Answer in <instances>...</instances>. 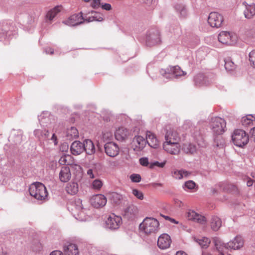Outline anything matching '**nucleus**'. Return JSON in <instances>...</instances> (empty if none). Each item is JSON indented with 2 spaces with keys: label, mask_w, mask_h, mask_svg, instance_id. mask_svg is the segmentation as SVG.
<instances>
[{
  "label": "nucleus",
  "mask_w": 255,
  "mask_h": 255,
  "mask_svg": "<svg viewBox=\"0 0 255 255\" xmlns=\"http://www.w3.org/2000/svg\"><path fill=\"white\" fill-rule=\"evenodd\" d=\"M155 185H156L157 186H162V184L161 183H155Z\"/></svg>",
  "instance_id": "774afa93"
},
{
  "label": "nucleus",
  "mask_w": 255,
  "mask_h": 255,
  "mask_svg": "<svg viewBox=\"0 0 255 255\" xmlns=\"http://www.w3.org/2000/svg\"><path fill=\"white\" fill-rule=\"evenodd\" d=\"M68 209L71 211L73 216L77 220L80 221H85L87 220L82 204V201L80 199L71 202L68 206Z\"/></svg>",
  "instance_id": "7ed1b4c3"
},
{
  "label": "nucleus",
  "mask_w": 255,
  "mask_h": 255,
  "mask_svg": "<svg viewBox=\"0 0 255 255\" xmlns=\"http://www.w3.org/2000/svg\"><path fill=\"white\" fill-rule=\"evenodd\" d=\"M61 9L62 6L61 5L56 6L48 11L46 14L47 18L50 20H52Z\"/></svg>",
  "instance_id": "7c9ffc66"
},
{
  "label": "nucleus",
  "mask_w": 255,
  "mask_h": 255,
  "mask_svg": "<svg viewBox=\"0 0 255 255\" xmlns=\"http://www.w3.org/2000/svg\"><path fill=\"white\" fill-rule=\"evenodd\" d=\"M140 164L144 166H147L148 165H149L148 162V159L146 157H142L139 159Z\"/></svg>",
  "instance_id": "864d4df0"
},
{
  "label": "nucleus",
  "mask_w": 255,
  "mask_h": 255,
  "mask_svg": "<svg viewBox=\"0 0 255 255\" xmlns=\"http://www.w3.org/2000/svg\"><path fill=\"white\" fill-rule=\"evenodd\" d=\"M187 218L189 220H192L202 224H204L206 222L204 216L196 213L193 210H189L188 211Z\"/></svg>",
  "instance_id": "a211bd4d"
},
{
  "label": "nucleus",
  "mask_w": 255,
  "mask_h": 255,
  "mask_svg": "<svg viewBox=\"0 0 255 255\" xmlns=\"http://www.w3.org/2000/svg\"><path fill=\"white\" fill-rule=\"evenodd\" d=\"M132 194L136 197L137 199L141 200L144 198L143 194L142 192L136 189H133L132 190Z\"/></svg>",
  "instance_id": "c03bdc74"
},
{
  "label": "nucleus",
  "mask_w": 255,
  "mask_h": 255,
  "mask_svg": "<svg viewBox=\"0 0 255 255\" xmlns=\"http://www.w3.org/2000/svg\"><path fill=\"white\" fill-rule=\"evenodd\" d=\"M220 246L225 249H231L234 250H238L243 247L244 244L243 240L241 237L237 236L233 240L227 243H220Z\"/></svg>",
  "instance_id": "ddd939ff"
},
{
  "label": "nucleus",
  "mask_w": 255,
  "mask_h": 255,
  "mask_svg": "<svg viewBox=\"0 0 255 255\" xmlns=\"http://www.w3.org/2000/svg\"><path fill=\"white\" fill-rule=\"evenodd\" d=\"M84 145L83 142L80 141H74L70 147V150L72 154L76 155H79L84 151Z\"/></svg>",
  "instance_id": "412c9836"
},
{
  "label": "nucleus",
  "mask_w": 255,
  "mask_h": 255,
  "mask_svg": "<svg viewBox=\"0 0 255 255\" xmlns=\"http://www.w3.org/2000/svg\"><path fill=\"white\" fill-rule=\"evenodd\" d=\"M39 120L42 126L47 127L48 125L45 124H47L48 122L49 121L48 117L41 116L39 119Z\"/></svg>",
  "instance_id": "49530a36"
},
{
  "label": "nucleus",
  "mask_w": 255,
  "mask_h": 255,
  "mask_svg": "<svg viewBox=\"0 0 255 255\" xmlns=\"http://www.w3.org/2000/svg\"><path fill=\"white\" fill-rule=\"evenodd\" d=\"M122 220V218L120 216L112 214L106 221V228L112 230H117L121 225Z\"/></svg>",
  "instance_id": "9d476101"
},
{
  "label": "nucleus",
  "mask_w": 255,
  "mask_h": 255,
  "mask_svg": "<svg viewBox=\"0 0 255 255\" xmlns=\"http://www.w3.org/2000/svg\"><path fill=\"white\" fill-rule=\"evenodd\" d=\"M196 241L203 248H207L210 243V239L205 237H204L201 239L196 240Z\"/></svg>",
  "instance_id": "ea45409f"
},
{
  "label": "nucleus",
  "mask_w": 255,
  "mask_h": 255,
  "mask_svg": "<svg viewBox=\"0 0 255 255\" xmlns=\"http://www.w3.org/2000/svg\"><path fill=\"white\" fill-rule=\"evenodd\" d=\"M104 147L106 153L110 157H115L119 153L118 145L113 142L106 143L105 144Z\"/></svg>",
  "instance_id": "4468645a"
},
{
  "label": "nucleus",
  "mask_w": 255,
  "mask_h": 255,
  "mask_svg": "<svg viewBox=\"0 0 255 255\" xmlns=\"http://www.w3.org/2000/svg\"><path fill=\"white\" fill-rule=\"evenodd\" d=\"M59 179L62 182H68L71 177V173L69 167L64 166L61 169L59 174Z\"/></svg>",
  "instance_id": "4be33fe9"
},
{
  "label": "nucleus",
  "mask_w": 255,
  "mask_h": 255,
  "mask_svg": "<svg viewBox=\"0 0 255 255\" xmlns=\"http://www.w3.org/2000/svg\"><path fill=\"white\" fill-rule=\"evenodd\" d=\"M45 51L47 54H52L54 53V50L51 48H47L45 49Z\"/></svg>",
  "instance_id": "bf43d9fd"
},
{
  "label": "nucleus",
  "mask_w": 255,
  "mask_h": 255,
  "mask_svg": "<svg viewBox=\"0 0 255 255\" xmlns=\"http://www.w3.org/2000/svg\"><path fill=\"white\" fill-rule=\"evenodd\" d=\"M87 173V175L89 176V177L91 179H93L95 177L93 170L92 169H88Z\"/></svg>",
  "instance_id": "4d7b16f0"
},
{
  "label": "nucleus",
  "mask_w": 255,
  "mask_h": 255,
  "mask_svg": "<svg viewBox=\"0 0 255 255\" xmlns=\"http://www.w3.org/2000/svg\"><path fill=\"white\" fill-rule=\"evenodd\" d=\"M174 8L180 17L185 18L187 16L188 12L187 8L183 4L179 3L175 4Z\"/></svg>",
  "instance_id": "cd10ccee"
},
{
  "label": "nucleus",
  "mask_w": 255,
  "mask_h": 255,
  "mask_svg": "<svg viewBox=\"0 0 255 255\" xmlns=\"http://www.w3.org/2000/svg\"><path fill=\"white\" fill-rule=\"evenodd\" d=\"M103 16L102 13L92 10L88 13H85V20L87 23L94 21L101 22L104 20Z\"/></svg>",
  "instance_id": "2eb2a0df"
},
{
  "label": "nucleus",
  "mask_w": 255,
  "mask_h": 255,
  "mask_svg": "<svg viewBox=\"0 0 255 255\" xmlns=\"http://www.w3.org/2000/svg\"><path fill=\"white\" fill-rule=\"evenodd\" d=\"M225 67L226 70L232 71L235 69L236 65L230 58L225 59Z\"/></svg>",
  "instance_id": "e433bc0d"
},
{
  "label": "nucleus",
  "mask_w": 255,
  "mask_h": 255,
  "mask_svg": "<svg viewBox=\"0 0 255 255\" xmlns=\"http://www.w3.org/2000/svg\"><path fill=\"white\" fill-rule=\"evenodd\" d=\"M166 132L165 135V141L178 142L180 137L177 132L172 128H166Z\"/></svg>",
  "instance_id": "aec40b11"
},
{
  "label": "nucleus",
  "mask_w": 255,
  "mask_h": 255,
  "mask_svg": "<svg viewBox=\"0 0 255 255\" xmlns=\"http://www.w3.org/2000/svg\"><path fill=\"white\" fill-rule=\"evenodd\" d=\"M152 0H144V2L147 4H149L151 2Z\"/></svg>",
  "instance_id": "0e129e2a"
},
{
  "label": "nucleus",
  "mask_w": 255,
  "mask_h": 255,
  "mask_svg": "<svg viewBox=\"0 0 255 255\" xmlns=\"http://www.w3.org/2000/svg\"><path fill=\"white\" fill-rule=\"evenodd\" d=\"M130 179L133 182L138 183L141 181V176L138 174H132L130 176Z\"/></svg>",
  "instance_id": "de8ad7c7"
},
{
  "label": "nucleus",
  "mask_w": 255,
  "mask_h": 255,
  "mask_svg": "<svg viewBox=\"0 0 255 255\" xmlns=\"http://www.w3.org/2000/svg\"><path fill=\"white\" fill-rule=\"evenodd\" d=\"M139 229L145 234H154L157 233L159 230V223L155 218L146 217L140 224Z\"/></svg>",
  "instance_id": "f257e3e1"
},
{
  "label": "nucleus",
  "mask_w": 255,
  "mask_h": 255,
  "mask_svg": "<svg viewBox=\"0 0 255 255\" xmlns=\"http://www.w3.org/2000/svg\"><path fill=\"white\" fill-rule=\"evenodd\" d=\"M250 134L251 140L255 141V127L251 129Z\"/></svg>",
  "instance_id": "6e6d98bb"
},
{
  "label": "nucleus",
  "mask_w": 255,
  "mask_h": 255,
  "mask_svg": "<svg viewBox=\"0 0 255 255\" xmlns=\"http://www.w3.org/2000/svg\"><path fill=\"white\" fill-rule=\"evenodd\" d=\"M84 145V151L89 155H92L95 152V147L93 141L90 139H85L83 142Z\"/></svg>",
  "instance_id": "bb28decb"
},
{
  "label": "nucleus",
  "mask_w": 255,
  "mask_h": 255,
  "mask_svg": "<svg viewBox=\"0 0 255 255\" xmlns=\"http://www.w3.org/2000/svg\"><path fill=\"white\" fill-rule=\"evenodd\" d=\"M196 186L195 183L192 180H189L185 182L183 185V189L186 191L187 189L191 190L195 188Z\"/></svg>",
  "instance_id": "79ce46f5"
},
{
  "label": "nucleus",
  "mask_w": 255,
  "mask_h": 255,
  "mask_svg": "<svg viewBox=\"0 0 255 255\" xmlns=\"http://www.w3.org/2000/svg\"><path fill=\"white\" fill-rule=\"evenodd\" d=\"M122 195L117 193H114L112 196V201L116 203L119 204L120 203V200L122 199Z\"/></svg>",
  "instance_id": "a18cd8bd"
},
{
  "label": "nucleus",
  "mask_w": 255,
  "mask_h": 255,
  "mask_svg": "<svg viewBox=\"0 0 255 255\" xmlns=\"http://www.w3.org/2000/svg\"><path fill=\"white\" fill-rule=\"evenodd\" d=\"M85 22V13L81 11L78 13L71 15L68 19L63 22L68 26H74L81 24Z\"/></svg>",
  "instance_id": "1a4fd4ad"
},
{
  "label": "nucleus",
  "mask_w": 255,
  "mask_h": 255,
  "mask_svg": "<svg viewBox=\"0 0 255 255\" xmlns=\"http://www.w3.org/2000/svg\"><path fill=\"white\" fill-rule=\"evenodd\" d=\"M171 243L170 237L167 234H163L161 235L157 240L158 247L164 250L168 248Z\"/></svg>",
  "instance_id": "dca6fc26"
},
{
  "label": "nucleus",
  "mask_w": 255,
  "mask_h": 255,
  "mask_svg": "<svg viewBox=\"0 0 255 255\" xmlns=\"http://www.w3.org/2000/svg\"><path fill=\"white\" fill-rule=\"evenodd\" d=\"M204 80V76L202 74H198L194 78L195 84L197 86H203L205 83L203 81Z\"/></svg>",
  "instance_id": "a19ab883"
},
{
  "label": "nucleus",
  "mask_w": 255,
  "mask_h": 255,
  "mask_svg": "<svg viewBox=\"0 0 255 255\" xmlns=\"http://www.w3.org/2000/svg\"><path fill=\"white\" fill-rule=\"evenodd\" d=\"M223 22V16L218 12H211L208 18V22L212 27L218 28L220 27Z\"/></svg>",
  "instance_id": "9b49d317"
},
{
  "label": "nucleus",
  "mask_w": 255,
  "mask_h": 255,
  "mask_svg": "<svg viewBox=\"0 0 255 255\" xmlns=\"http://www.w3.org/2000/svg\"><path fill=\"white\" fill-rule=\"evenodd\" d=\"M244 14L247 18L250 19L255 14V4L253 3L247 6L244 11Z\"/></svg>",
  "instance_id": "2f4dec72"
},
{
  "label": "nucleus",
  "mask_w": 255,
  "mask_h": 255,
  "mask_svg": "<svg viewBox=\"0 0 255 255\" xmlns=\"http://www.w3.org/2000/svg\"><path fill=\"white\" fill-rule=\"evenodd\" d=\"M214 142L218 147H223L224 145L225 141L221 137H217L214 139Z\"/></svg>",
  "instance_id": "09e8293b"
},
{
  "label": "nucleus",
  "mask_w": 255,
  "mask_h": 255,
  "mask_svg": "<svg viewBox=\"0 0 255 255\" xmlns=\"http://www.w3.org/2000/svg\"><path fill=\"white\" fill-rule=\"evenodd\" d=\"M129 134L128 130L124 127H120L115 132V138L119 141H123Z\"/></svg>",
  "instance_id": "5701e85b"
},
{
  "label": "nucleus",
  "mask_w": 255,
  "mask_h": 255,
  "mask_svg": "<svg viewBox=\"0 0 255 255\" xmlns=\"http://www.w3.org/2000/svg\"><path fill=\"white\" fill-rule=\"evenodd\" d=\"M134 150L139 151L142 150L146 144V139L141 136H135L132 140Z\"/></svg>",
  "instance_id": "6ab92c4d"
},
{
  "label": "nucleus",
  "mask_w": 255,
  "mask_h": 255,
  "mask_svg": "<svg viewBox=\"0 0 255 255\" xmlns=\"http://www.w3.org/2000/svg\"><path fill=\"white\" fill-rule=\"evenodd\" d=\"M161 74L166 78L171 79L173 77H178L185 75L186 73L182 71L179 66L170 67L167 70L162 69Z\"/></svg>",
  "instance_id": "0eeeda50"
},
{
  "label": "nucleus",
  "mask_w": 255,
  "mask_h": 255,
  "mask_svg": "<svg viewBox=\"0 0 255 255\" xmlns=\"http://www.w3.org/2000/svg\"><path fill=\"white\" fill-rule=\"evenodd\" d=\"M91 5L94 8L99 7L101 5V0H93Z\"/></svg>",
  "instance_id": "603ef678"
},
{
  "label": "nucleus",
  "mask_w": 255,
  "mask_h": 255,
  "mask_svg": "<svg viewBox=\"0 0 255 255\" xmlns=\"http://www.w3.org/2000/svg\"><path fill=\"white\" fill-rule=\"evenodd\" d=\"M101 7L102 9L106 10H110L112 9L111 5L110 3H105L104 4H101Z\"/></svg>",
  "instance_id": "5fc2aeb1"
},
{
  "label": "nucleus",
  "mask_w": 255,
  "mask_h": 255,
  "mask_svg": "<svg viewBox=\"0 0 255 255\" xmlns=\"http://www.w3.org/2000/svg\"><path fill=\"white\" fill-rule=\"evenodd\" d=\"M189 174L190 173L185 170H176L174 171L173 176L177 179H181L184 177L188 176Z\"/></svg>",
  "instance_id": "f704fd0d"
},
{
  "label": "nucleus",
  "mask_w": 255,
  "mask_h": 255,
  "mask_svg": "<svg viewBox=\"0 0 255 255\" xmlns=\"http://www.w3.org/2000/svg\"><path fill=\"white\" fill-rule=\"evenodd\" d=\"M249 60L253 66L255 67V50H253L250 53Z\"/></svg>",
  "instance_id": "3c124183"
},
{
  "label": "nucleus",
  "mask_w": 255,
  "mask_h": 255,
  "mask_svg": "<svg viewBox=\"0 0 255 255\" xmlns=\"http://www.w3.org/2000/svg\"><path fill=\"white\" fill-rule=\"evenodd\" d=\"M64 147V149L67 150L68 148V146L67 145H65L63 146Z\"/></svg>",
  "instance_id": "338daca9"
},
{
  "label": "nucleus",
  "mask_w": 255,
  "mask_h": 255,
  "mask_svg": "<svg viewBox=\"0 0 255 255\" xmlns=\"http://www.w3.org/2000/svg\"><path fill=\"white\" fill-rule=\"evenodd\" d=\"M222 225V222L220 219L218 217H214L212 218L211 223V227L213 230L218 231Z\"/></svg>",
  "instance_id": "72a5a7b5"
},
{
  "label": "nucleus",
  "mask_w": 255,
  "mask_h": 255,
  "mask_svg": "<svg viewBox=\"0 0 255 255\" xmlns=\"http://www.w3.org/2000/svg\"><path fill=\"white\" fill-rule=\"evenodd\" d=\"M237 36L233 32L222 31L218 35V40L222 43L227 45H233L237 41Z\"/></svg>",
  "instance_id": "6e6552de"
},
{
  "label": "nucleus",
  "mask_w": 255,
  "mask_h": 255,
  "mask_svg": "<svg viewBox=\"0 0 255 255\" xmlns=\"http://www.w3.org/2000/svg\"><path fill=\"white\" fill-rule=\"evenodd\" d=\"M163 148L167 153L173 155H178L180 152V145L178 142L164 141Z\"/></svg>",
  "instance_id": "f8f14e48"
},
{
  "label": "nucleus",
  "mask_w": 255,
  "mask_h": 255,
  "mask_svg": "<svg viewBox=\"0 0 255 255\" xmlns=\"http://www.w3.org/2000/svg\"><path fill=\"white\" fill-rule=\"evenodd\" d=\"M175 255H187V254L183 251H178Z\"/></svg>",
  "instance_id": "052dcab7"
},
{
  "label": "nucleus",
  "mask_w": 255,
  "mask_h": 255,
  "mask_svg": "<svg viewBox=\"0 0 255 255\" xmlns=\"http://www.w3.org/2000/svg\"><path fill=\"white\" fill-rule=\"evenodd\" d=\"M106 203L107 198L102 194L96 195L91 199L92 205L97 208L104 206Z\"/></svg>",
  "instance_id": "f3484780"
},
{
  "label": "nucleus",
  "mask_w": 255,
  "mask_h": 255,
  "mask_svg": "<svg viewBox=\"0 0 255 255\" xmlns=\"http://www.w3.org/2000/svg\"><path fill=\"white\" fill-rule=\"evenodd\" d=\"M56 136H55V134H54V133H53V134H52V137H51V139H52V140H55V139H56Z\"/></svg>",
  "instance_id": "69168bd1"
},
{
  "label": "nucleus",
  "mask_w": 255,
  "mask_h": 255,
  "mask_svg": "<svg viewBox=\"0 0 255 255\" xmlns=\"http://www.w3.org/2000/svg\"><path fill=\"white\" fill-rule=\"evenodd\" d=\"M145 42L147 46L150 47L159 44L161 40L159 30L152 29L148 31L146 35Z\"/></svg>",
  "instance_id": "423d86ee"
},
{
  "label": "nucleus",
  "mask_w": 255,
  "mask_h": 255,
  "mask_svg": "<svg viewBox=\"0 0 255 255\" xmlns=\"http://www.w3.org/2000/svg\"><path fill=\"white\" fill-rule=\"evenodd\" d=\"M29 192L31 196L38 200H44L48 195L45 186L40 182L31 184L29 188Z\"/></svg>",
  "instance_id": "f03ea898"
},
{
  "label": "nucleus",
  "mask_w": 255,
  "mask_h": 255,
  "mask_svg": "<svg viewBox=\"0 0 255 255\" xmlns=\"http://www.w3.org/2000/svg\"><path fill=\"white\" fill-rule=\"evenodd\" d=\"M63 251L65 255H79L78 247L74 244H69L64 246Z\"/></svg>",
  "instance_id": "b1692460"
},
{
  "label": "nucleus",
  "mask_w": 255,
  "mask_h": 255,
  "mask_svg": "<svg viewBox=\"0 0 255 255\" xmlns=\"http://www.w3.org/2000/svg\"><path fill=\"white\" fill-rule=\"evenodd\" d=\"M184 150L187 153H194L197 150L196 145L192 143L184 145Z\"/></svg>",
  "instance_id": "58836bf2"
},
{
  "label": "nucleus",
  "mask_w": 255,
  "mask_h": 255,
  "mask_svg": "<svg viewBox=\"0 0 255 255\" xmlns=\"http://www.w3.org/2000/svg\"><path fill=\"white\" fill-rule=\"evenodd\" d=\"M165 218L166 219H168V220H171V222H172V223H177V222L175 221V220L174 219H171V218H170V217H169L166 216V217H165Z\"/></svg>",
  "instance_id": "680f3d73"
},
{
  "label": "nucleus",
  "mask_w": 255,
  "mask_h": 255,
  "mask_svg": "<svg viewBox=\"0 0 255 255\" xmlns=\"http://www.w3.org/2000/svg\"><path fill=\"white\" fill-rule=\"evenodd\" d=\"M146 139V143H147L150 147L156 148L159 146V143L158 140L152 132L150 131L147 132Z\"/></svg>",
  "instance_id": "393cba45"
},
{
  "label": "nucleus",
  "mask_w": 255,
  "mask_h": 255,
  "mask_svg": "<svg viewBox=\"0 0 255 255\" xmlns=\"http://www.w3.org/2000/svg\"><path fill=\"white\" fill-rule=\"evenodd\" d=\"M66 137L69 140L74 138H77L79 136V132L77 128L74 127H72L68 128L66 130Z\"/></svg>",
  "instance_id": "473e14b6"
},
{
  "label": "nucleus",
  "mask_w": 255,
  "mask_h": 255,
  "mask_svg": "<svg viewBox=\"0 0 255 255\" xmlns=\"http://www.w3.org/2000/svg\"><path fill=\"white\" fill-rule=\"evenodd\" d=\"M34 134L40 140H45L47 139L49 135V133L47 129L44 128L37 129L34 131Z\"/></svg>",
  "instance_id": "c85d7f7f"
},
{
  "label": "nucleus",
  "mask_w": 255,
  "mask_h": 255,
  "mask_svg": "<svg viewBox=\"0 0 255 255\" xmlns=\"http://www.w3.org/2000/svg\"><path fill=\"white\" fill-rule=\"evenodd\" d=\"M232 139L236 146L242 147L248 143L249 136L245 131L237 129L234 130Z\"/></svg>",
  "instance_id": "39448f33"
},
{
  "label": "nucleus",
  "mask_w": 255,
  "mask_h": 255,
  "mask_svg": "<svg viewBox=\"0 0 255 255\" xmlns=\"http://www.w3.org/2000/svg\"><path fill=\"white\" fill-rule=\"evenodd\" d=\"M209 127L214 134L220 135L225 131L226 122L224 119L220 117H213L211 119Z\"/></svg>",
  "instance_id": "20e7f679"
},
{
  "label": "nucleus",
  "mask_w": 255,
  "mask_h": 255,
  "mask_svg": "<svg viewBox=\"0 0 255 255\" xmlns=\"http://www.w3.org/2000/svg\"><path fill=\"white\" fill-rule=\"evenodd\" d=\"M137 212V208L133 205H131L125 209L124 216L128 219H131L136 216Z\"/></svg>",
  "instance_id": "a878e982"
},
{
  "label": "nucleus",
  "mask_w": 255,
  "mask_h": 255,
  "mask_svg": "<svg viewBox=\"0 0 255 255\" xmlns=\"http://www.w3.org/2000/svg\"><path fill=\"white\" fill-rule=\"evenodd\" d=\"M92 185L93 188L95 189H100L102 186V183L101 180L96 179L93 181Z\"/></svg>",
  "instance_id": "8fccbe9b"
},
{
  "label": "nucleus",
  "mask_w": 255,
  "mask_h": 255,
  "mask_svg": "<svg viewBox=\"0 0 255 255\" xmlns=\"http://www.w3.org/2000/svg\"><path fill=\"white\" fill-rule=\"evenodd\" d=\"M247 185L248 186H251L253 185V181L252 180H249L247 182Z\"/></svg>",
  "instance_id": "e2e57ef3"
},
{
  "label": "nucleus",
  "mask_w": 255,
  "mask_h": 255,
  "mask_svg": "<svg viewBox=\"0 0 255 255\" xmlns=\"http://www.w3.org/2000/svg\"><path fill=\"white\" fill-rule=\"evenodd\" d=\"M78 185L77 183L75 182H70L66 187V192L71 195H75L78 191Z\"/></svg>",
  "instance_id": "c756f323"
},
{
  "label": "nucleus",
  "mask_w": 255,
  "mask_h": 255,
  "mask_svg": "<svg viewBox=\"0 0 255 255\" xmlns=\"http://www.w3.org/2000/svg\"><path fill=\"white\" fill-rule=\"evenodd\" d=\"M166 161H164L162 162H159L158 161H154L149 163V168L153 169L154 166H157L160 168H163L166 164Z\"/></svg>",
  "instance_id": "37998d69"
},
{
  "label": "nucleus",
  "mask_w": 255,
  "mask_h": 255,
  "mask_svg": "<svg viewBox=\"0 0 255 255\" xmlns=\"http://www.w3.org/2000/svg\"><path fill=\"white\" fill-rule=\"evenodd\" d=\"M255 118L252 115H248L242 118L241 123L243 126L247 127L252 124Z\"/></svg>",
  "instance_id": "c9c22d12"
},
{
  "label": "nucleus",
  "mask_w": 255,
  "mask_h": 255,
  "mask_svg": "<svg viewBox=\"0 0 255 255\" xmlns=\"http://www.w3.org/2000/svg\"><path fill=\"white\" fill-rule=\"evenodd\" d=\"M50 255H63L62 252L60 251L56 250L52 252Z\"/></svg>",
  "instance_id": "13d9d810"
},
{
  "label": "nucleus",
  "mask_w": 255,
  "mask_h": 255,
  "mask_svg": "<svg viewBox=\"0 0 255 255\" xmlns=\"http://www.w3.org/2000/svg\"><path fill=\"white\" fill-rule=\"evenodd\" d=\"M71 156L68 154L62 155L59 160V162L62 165L71 164Z\"/></svg>",
  "instance_id": "4c0bfd02"
}]
</instances>
